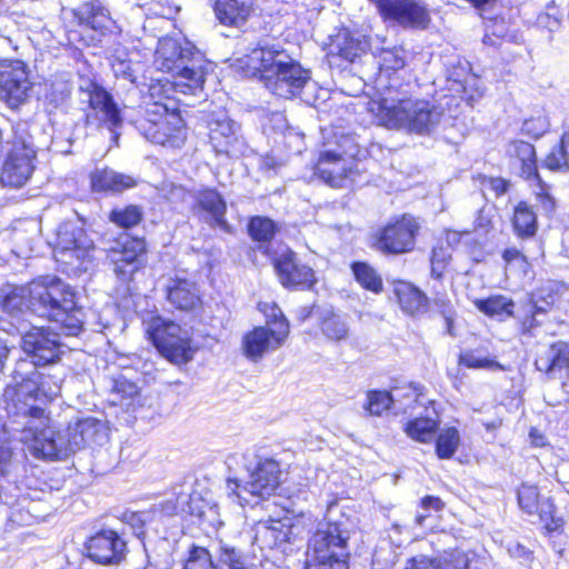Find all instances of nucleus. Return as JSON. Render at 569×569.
<instances>
[{
    "label": "nucleus",
    "instance_id": "20e7f679",
    "mask_svg": "<svg viewBox=\"0 0 569 569\" xmlns=\"http://www.w3.org/2000/svg\"><path fill=\"white\" fill-rule=\"evenodd\" d=\"M21 349L26 358L17 362L12 376L14 385L8 386L3 393L7 418H9L10 402H12V399L8 397L10 389L18 390L23 385L32 383L36 387V396L47 401L48 392H52L50 385L42 372L29 371V367L44 368L54 365L64 353V345L60 340V335L44 327H33L26 332L21 337Z\"/></svg>",
    "mask_w": 569,
    "mask_h": 569
},
{
    "label": "nucleus",
    "instance_id": "e2e57ef3",
    "mask_svg": "<svg viewBox=\"0 0 569 569\" xmlns=\"http://www.w3.org/2000/svg\"><path fill=\"white\" fill-rule=\"evenodd\" d=\"M445 508L443 501L436 496H426L421 500V509L425 511H441Z\"/></svg>",
    "mask_w": 569,
    "mask_h": 569
},
{
    "label": "nucleus",
    "instance_id": "6e6d98bb",
    "mask_svg": "<svg viewBox=\"0 0 569 569\" xmlns=\"http://www.w3.org/2000/svg\"><path fill=\"white\" fill-rule=\"evenodd\" d=\"M535 366L539 371L546 373H549L555 369H559V362L553 345L549 346L538 355Z\"/></svg>",
    "mask_w": 569,
    "mask_h": 569
},
{
    "label": "nucleus",
    "instance_id": "ddd939ff",
    "mask_svg": "<svg viewBox=\"0 0 569 569\" xmlns=\"http://www.w3.org/2000/svg\"><path fill=\"white\" fill-rule=\"evenodd\" d=\"M419 224L411 216L388 222L373 234L372 248L385 254H401L415 248Z\"/></svg>",
    "mask_w": 569,
    "mask_h": 569
},
{
    "label": "nucleus",
    "instance_id": "e433bc0d",
    "mask_svg": "<svg viewBox=\"0 0 569 569\" xmlns=\"http://www.w3.org/2000/svg\"><path fill=\"white\" fill-rule=\"evenodd\" d=\"M429 306L433 312L443 318L446 332L451 337L456 336L453 331V323L456 320L457 311L448 295L440 291L435 292L432 298L429 299Z\"/></svg>",
    "mask_w": 569,
    "mask_h": 569
},
{
    "label": "nucleus",
    "instance_id": "4be33fe9",
    "mask_svg": "<svg viewBox=\"0 0 569 569\" xmlns=\"http://www.w3.org/2000/svg\"><path fill=\"white\" fill-rule=\"evenodd\" d=\"M83 92L87 94L88 108L91 114L111 128L122 123L121 110L112 94L98 82L91 81Z\"/></svg>",
    "mask_w": 569,
    "mask_h": 569
},
{
    "label": "nucleus",
    "instance_id": "a211bd4d",
    "mask_svg": "<svg viewBox=\"0 0 569 569\" xmlns=\"http://www.w3.org/2000/svg\"><path fill=\"white\" fill-rule=\"evenodd\" d=\"M146 244L140 238L128 234L114 240L106 248L107 258L113 264V272L121 280H127L139 268V257L144 252Z\"/></svg>",
    "mask_w": 569,
    "mask_h": 569
},
{
    "label": "nucleus",
    "instance_id": "9d476101",
    "mask_svg": "<svg viewBox=\"0 0 569 569\" xmlns=\"http://www.w3.org/2000/svg\"><path fill=\"white\" fill-rule=\"evenodd\" d=\"M96 248L83 227L77 221H63L57 229L54 258L66 266L67 272L81 273L89 270Z\"/></svg>",
    "mask_w": 569,
    "mask_h": 569
},
{
    "label": "nucleus",
    "instance_id": "1a4fd4ad",
    "mask_svg": "<svg viewBox=\"0 0 569 569\" xmlns=\"http://www.w3.org/2000/svg\"><path fill=\"white\" fill-rule=\"evenodd\" d=\"M113 23L110 12L103 6L93 1L83 2L70 11L64 26L67 41L76 47H96L111 31Z\"/></svg>",
    "mask_w": 569,
    "mask_h": 569
},
{
    "label": "nucleus",
    "instance_id": "4d7b16f0",
    "mask_svg": "<svg viewBox=\"0 0 569 569\" xmlns=\"http://www.w3.org/2000/svg\"><path fill=\"white\" fill-rule=\"evenodd\" d=\"M151 519L152 516L149 511L129 512L123 516L124 522L132 528L134 536L138 538L144 536V526Z\"/></svg>",
    "mask_w": 569,
    "mask_h": 569
},
{
    "label": "nucleus",
    "instance_id": "49530a36",
    "mask_svg": "<svg viewBox=\"0 0 569 569\" xmlns=\"http://www.w3.org/2000/svg\"><path fill=\"white\" fill-rule=\"evenodd\" d=\"M183 569H218L212 561L210 552L198 546H192L186 560Z\"/></svg>",
    "mask_w": 569,
    "mask_h": 569
},
{
    "label": "nucleus",
    "instance_id": "9b49d317",
    "mask_svg": "<svg viewBox=\"0 0 569 569\" xmlns=\"http://www.w3.org/2000/svg\"><path fill=\"white\" fill-rule=\"evenodd\" d=\"M146 332L159 353L170 362L181 365L193 358L196 349L191 345V335L178 323L154 316L148 321Z\"/></svg>",
    "mask_w": 569,
    "mask_h": 569
},
{
    "label": "nucleus",
    "instance_id": "c85d7f7f",
    "mask_svg": "<svg viewBox=\"0 0 569 569\" xmlns=\"http://www.w3.org/2000/svg\"><path fill=\"white\" fill-rule=\"evenodd\" d=\"M91 184L94 191L121 192L134 187L136 180L130 176L104 169L93 173Z\"/></svg>",
    "mask_w": 569,
    "mask_h": 569
},
{
    "label": "nucleus",
    "instance_id": "cd10ccee",
    "mask_svg": "<svg viewBox=\"0 0 569 569\" xmlns=\"http://www.w3.org/2000/svg\"><path fill=\"white\" fill-rule=\"evenodd\" d=\"M262 130L268 139L274 142H299L305 138L301 131L290 127L286 118L281 113H272L268 116L262 124Z\"/></svg>",
    "mask_w": 569,
    "mask_h": 569
},
{
    "label": "nucleus",
    "instance_id": "37998d69",
    "mask_svg": "<svg viewBox=\"0 0 569 569\" xmlns=\"http://www.w3.org/2000/svg\"><path fill=\"white\" fill-rule=\"evenodd\" d=\"M143 212L139 206L129 204L124 208H116L110 212V221L114 224L129 229L139 224L142 220Z\"/></svg>",
    "mask_w": 569,
    "mask_h": 569
},
{
    "label": "nucleus",
    "instance_id": "5701e85b",
    "mask_svg": "<svg viewBox=\"0 0 569 569\" xmlns=\"http://www.w3.org/2000/svg\"><path fill=\"white\" fill-rule=\"evenodd\" d=\"M212 10L221 26L241 28L254 16L257 0H214Z\"/></svg>",
    "mask_w": 569,
    "mask_h": 569
},
{
    "label": "nucleus",
    "instance_id": "13d9d810",
    "mask_svg": "<svg viewBox=\"0 0 569 569\" xmlns=\"http://www.w3.org/2000/svg\"><path fill=\"white\" fill-rule=\"evenodd\" d=\"M481 189L483 192L490 190L496 197L505 194L510 186V182L502 178L487 177L480 174L478 177Z\"/></svg>",
    "mask_w": 569,
    "mask_h": 569
},
{
    "label": "nucleus",
    "instance_id": "f8f14e48",
    "mask_svg": "<svg viewBox=\"0 0 569 569\" xmlns=\"http://www.w3.org/2000/svg\"><path fill=\"white\" fill-rule=\"evenodd\" d=\"M272 317L268 327H257L243 337V352L252 361L281 347L289 335V322L279 308L272 309Z\"/></svg>",
    "mask_w": 569,
    "mask_h": 569
},
{
    "label": "nucleus",
    "instance_id": "2eb2a0df",
    "mask_svg": "<svg viewBox=\"0 0 569 569\" xmlns=\"http://www.w3.org/2000/svg\"><path fill=\"white\" fill-rule=\"evenodd\" d=\"M32 83L28 64L20 59H0V100L17 108L28 100Z\"/></svg>",
    "mask_w": 569,
    "mask_h": 569
},
{
    "label": "nucleus",
    "instance_id": "2f4dec72",
    "mask_svg": "<svg viewBox=\"0 0 569 569\" xmlns=\"http://www.w3.org/2000/svg\"><path fill=\"white\" fill-rule=\"evenodd\" d=\"M320 330L328 340L338 342L348 338L350 327L346 316L332 310H325L321 316Z\"/></svg>",
    "mask_w": 569,
    "mask_h": 569
},
{
    "label": "nucleus",
    "instance_id": "4468645a",
    "mask_svg": "<svg viewBox=\"0 0 569 569\" xmlns=\"http://www.w3.org/2000/svg\"><path fill=\"white\" fill-rule=\"evenodd\" d=\"M358 147L359 144H350L348 157L336 151L321 153L315 168L316 174L333 188L348 187L349 183L356 182L360 168L353 151Z\"/></svg>",
    "mask_w": 569,
    "mask_h": 569
},
{
    "label": "nucleus",
    "instance_id": "a878e982",
    "mask_svg": "<svg viewBox=\"0 0 569 569\" xmlns=\"http://www.w3.org/2000/svg\"><path fill=\"white\" fill-rule=\"evenodd\" d=\"M395 293L401 309L410 316L426 312L429 308V298L409 282L399 281L396 284Z\"/></svg>",
    "mask_w": 569,
    "mask_h": 569
},
{
    "label": "nucleus",
    "instance_id": "4c0bfd02",
    "mask_svg": "<svg viewBox=\"0 0 569 569\" xmlns=\"http://www.w3.org/2000/svg\"><path fill=\"white\" fill-rule=\"evenodd\" d=\"M277 230L276 222L268 217L256 216L248 223V233L257 242H270L276 236Z\"/></svg>",
    "mask_w": 569,
    "mask_h": 569
},
{
    "label": "nucleus",
    "instance_id": "dca6fc26",
    "mask_svg": "<svg viewBox=\"0 0 569 569\" xmlns=\"http://www.w3.org/2000/svg\"><path fill=\"white\" fill-rule=\"evenodd\" d=\"M330 46L331 48L326 54L328 63L331 68L339 70H346L358 62L370 50V42L366 37L356 34L346 28L339 30L331 38Z\"/></svg>",
    "mask_w": 569,
    "mask_h": 569
},
{
    "label": "nucleus",
    "instance_id": "c03bdc74",
    "mask_svg": "<svg viewBox=\"0 0 569 569\" xmlns=\"http://www.w3.org/2000/svg\"><path fill=\"white\" fill-rule=\"evenodd\" d=\"M44 493L42 491L36 489H29L27 492L19 493L16 499L12 496H9L4 492L3 488L0 486V506L4 505H17L21 509H27L29 513L36 511V507L32 505L37 501L42 500V496Z\"/></svg>",
    "mask_w": 569,
    "mask_h": 569
},
{
    "label": "nucleus",
    "instance_id": "a18cd8bd",
    "mask_svg": "<svg viewBox=\"0 0 569 569\" xmlns=\"http://www.w3.org/2000/svg\"><path fill=\"white\" fill-rule=\"evenodd\" d=\"M393 395L388 391L372 390L367 393L365 409L372 416H381L393 403Z\"/></svg>",
    "mask_w": 569,
    "mask_h": 569
},
{
    "label": "nucleus",
    "instance_id": "338daca9",
    "mask_svg": "<svg viewBox=\"0 0 569 569\" xmlns=\"http://www.w3.org/2000/svg\"><path fill=\"white\" fill-rule=\"evenodd\" d=\"M443 266L445 263L438 260L437 249H433L431 256V276L436 279H440L442 277Z\"/></svg>",
    "mask_w": 569,
    "mask_h": 569
},
{
    "label": "nucleus",
    "instance_id": "f03ea898",
    "mask_svg": "<svg viewBox=\"0 0 569 569\" xmlns=\"http://www.w3.org/2000/svg\"><path fill=\"white\" fill-rule=\"evenodd\" d=\"M196 53L193 47L183 46L172 38L160 41L156 50L154 63L158 70L174 79L172 82L157 80L148 89L146 130L160 142L186 139L187 123L181 116L179 101L170 92L193 93L202 89L206 78L202 68L193 62Z\"/></svg>",
    "mask_w": 569,
    "mask_h": 569
},
{
    "label": "nucleus",
    "instance_id": "c9c22d12",
    "mask_svg": "<svg viewBox=\"0 0 569 569\" xmlns=\"http://www.w3.org/2000/svg\"><path fill=\"white\" fill-rule=\"evenodd\" d=\"M351 270L357 282L366 290L380 293L383 290L381 276L367 262L357 261L351 264Z\"/></svg>",
    "mask_w": 569,
    "mask_h": 569
},
{
    "label": "nucleus",
    "instance_id": "39448f33",
    "mask_svg": "<svg viewBox=\"0 0 569 569\" xmlns=\"http://www.w3.org/2000/svg\"><path fill=\"white\" fill-rule=\"evenodd\" d=\"M71 286L58 277H40L29 283L28 310L59 325L62 335L77 337L83 330V311Z\"/></svg>",
    "mask_w": 569,
    "mask_h": 569
},
{
    "label": "nucleus",
    "instance_id": "680f3d73",
    "mask_svg": "<svg viewBox=\"0 0 569 569\" xmlns=\"http://www.w3.org/2000/svg\"><path fill=\"white\" fill-rule=\"evenodd\" d=\"M553 346L559 362V369L569 367V343L560 341L553 343Z\"/></svg>",
    "mask_w": 569,
    "mask_h": 569
},
{
    "label": "nucleus",
    "instance_id": "69168bd1",
    "mask_svg": "<svg viewBox=\"0 0 569 569\" xmlns=\"http://www.w3.org/2000/svg\"><path fill=\"white\" fill-rule=\"evenodd\" d=\"M553 305L552 296H549V299H542L541 301L536 300L532 306V313L539 316L541 313H547L548 310Z\"/></svg>",
    "mask_w": 569,
    "mask_h": 569
},
{
    "label": "nucleus",
    "instance_id": "7c9ffc66",
    "mask_svg": "<svg viewBox=\"0 0 569 569\" xmlns=\"http://www.w3.org/2000/svg\"><path fill=\"white\" fill-rule=\"evenodd\" d=\"M512 226L520 238L533 237L538 229L537 214L532 207L520 201L513 209Z\"/></svg>",
    "mask_w": 569,
    "mask_h": 569
},
{
    "label": "nucleus",
    "instance_id": "5fc2aeb1",
    "mask_svg": "<svg viewBox=\"0 0 569 569\" xmlns=\"http://www.w3.org/2000/svg\"><path fill=\"white\" fill-rule=\"evenodd\" d=\"M547 130V121L541 117L527 119L521 127L522 134L531 140L540 139Z\"/></svg>",
    "mask_w": 569,
    "mask_h": 569
},
{
    "label": "nucleus",
    "instance_id": "393cba45",
    "mask_svg": "<svg viewBox=\"0 0 569 569\" xmlns=\"http://www.w3.org/2000/svg\"><path fill=\"white\" fill-rule=\"evenodd\" d=\"M167 299L177 309L193 311L201 306L199 289L187 279H171L167 286Z\"/></svg>",
    "mask_w": 569,
    "mask_h": 569
},
{
    "label": "nucleus",
    "instance_id": "473e14b6",
    "mask_svg": "<svg viewBox=\"0 0 569 569\" xmlns=\"http://www.w3.org/2000/svg\"><path fill=\"white\" fill-rule=\"evenodd\" d=\"M210 142H231L238 138L239 126L227 116L211 117L207 120Z\"/></svg>",
    "mask_w": 569,
    "mask_h": 569
},
{
    "label": "nucleus",
    "instance_id": "423d86ee",
    "mask_svg": "<svg viewBox=\"0 0 569 569\" xmlns=\"http://www.w3.org/2000/svg\"><path fill=\"white\" fill-rule=\"evenodd\" d=\"M226 466L230 472H246L242 477H229L227 480L229 493L234 495L240 505H257L273 495L280 483L279 463L251 450L228 455Z\"/></svg>",
    "mask_w": 569,
    "mask_h": 569
},
{
    "label": "nucleus",
    "instance_id": "c756f323",
    "mask_svg": "<svg viewBox=\"0 0 569 569\" xmlns=\"http://www.w3.org/2000/svg\"><path fill=\"white\" fill-rule=\"evenodd\" d=\"M29 284L26 287L6 283L0 287V309L9 315H17L28 309Z\"/></svg>",
    "mask_w": 569,
    "mask_h": 569
},
{
    "label": "nucleus",
    "instance_id": "412c9836",
    "mask_svg": "<svg viewBox=\"0 0 569 569\" xmlns=\"http://www.w3.org/2000/svg\"><path fill=\"white\" fill-rule=\"evenodd\" d=\"M36 151L29 144H14L8 154L0 174V181L12 188L22 187L33 171Z\"/></svg>",
    "mask_w": 569,
    "mask_h": 569
},
{
    "label": "nucleus",
    "instance_id": "de8ad7c7",
    "mask_svg": "<svg viewBox=\"0 0 569 569\" xmlns=\"http://www.w3.org/2000/svg\"><path fill=\"white\" fill-rule=\"evenodd\" d=\"M555 505L550 499H542L536 513L548 532H553L562 526V519L555 516Z\"/></svg>",
    "mask_w": 569,
    "mask_h": 569
},
{
    "label": "nucleus",
    "instance_id": "bb28decb",
    "mask_svg": "<svg viewBox=\"0 0 569 569\" xmlns=\"http://www.w3.org/2000/svg\"><path fill=\"white\" fill-rule=\"evenodd\" d=\"M198 206L210 214V223L230 232L231 227L226 220L227 204L216 190H204L198 197Z\"/></svg>",
    "mask_w": 569,
    "mask_h": 569
},
{
    "label": "nucleus",
    "instance_id": "f257e3e1",
    "mask_svg": "<svg viewBox=\"0 0 569 569\" xmlns=\"http://www.w3.org/2000/svg\"><path fill=\"white\" fill-rule=\"evenodd\" d=\"M32 383L10 389L12 399L9 421L4 427L21 442L27 443L31 456L43 460H62L86 447L102 446L109 439L108 427L101 419L87 416L70 422L63 430L50 426L43 398L34 393Z\"/></svg>",
    "mask_w": 569,
    "mask_h": 569
},
{
    "label": "nucleus",
    "instance_id": "f3484780",
    "mask_svg": "<svg viewBox=\"0 0 569 569\" xmlns=\"http://www.w3.org/2000/svg\"><path fill=\"white\" fill-rule=\"evenodd\" d=\"M383 21H395L403 28L426 29L430 22L428 9L417 0H373Z\"/></svg>",
    "mask_w": 569,
    "mask_h": 569
},
{
    "label": "nucleus",
    "instance_id": "0eeeda50",
    "mask_svg": "<svg viewBox=\"0 0 569 569\" xmlns=\"http://www.w3.org/2000/svg\"><path fill=\"white\" fill-rule=\"evenodd\" d=\"M350 530L348 519L325 520L317 525L308 540L309 569H349Z\"/></svg>",
    "mask_w": 569,
    "mask_h": 569
},
{
    "label": "nucleus",
    "instance_id": "0e129e2a",
    "mask_svg": "<svg viewBox=\"0 0 569 569\" xmlns=\"http://www.w3.org/2000/svg\"><path fill=\"white\" fill-rule=\"evenodd\" d=\"M540 326V321L537 319V315L532 313L526 317L521 325V331L523 335L535 337L536 329Z\"/></svg>",
    "mask_w": 569,
    "mask_h": 569
},
{
    "label": "nucleus",
    "instance_id": "72a5a7b5",
    "mask_svg": "<svg viewBox=\"0 0 569 569\" xmlns=\"http://www.w3.org/2000/svg\"><path fill=\"white\" fill-rule=\"evenodd\" d=\"M216 555L218 569H251L247 556L236 546L220 541Z\"/></svg>",
    "mask_w": 569,
    "mask_h": 569
},
{
    "label": "nucleus",
    "instance_id": "6ab92c4d",
    "mask_svg": "<svg viewBox=\"0 0 569 569\" xmlns=\"http://www.w3.org/2000/svg\"><path fill=\"white\" fill-rule=\"evenodd\" d=\"M88 557L100 565H118L127 552V542L114 530L103 529L87 542Z\"/></svg>",
    "mask_w": 569,
    "mask_h": 569
},
{
    "label": "nucleus",
    "instance_id": "f704fd0d",
    "mask_svg": "<svg viewBox=\"0 0 569 569\" xmlns=\"http://www.w3.org/2000/svg\"><path fill=\"white\" fill-rule=\"evenodd\" d=\"M477 308L489 317H495L500 321L513 316L515 302L505 296H492L488 299L476 301Z\"/></svg>",
    "mask_w": 569,
    "mask_h": 569
},
{
    "label": "nucleus",
    "instance_id": "bf43d9fd",
    "mask_svg": "<svg viewBox=\"0 0 569 569\" xmlns=\"http://www.w3.org/2000/svg\"><path fill=\"white\" fill-rule=\"evenodd\" d=\"M19 467L13 460L12 451L4 446H0V476L10 478L12 472Z\"/></svg>",
    "mask_w": 569,
    "mask_h": 569
},
{
    "label": "nucleus",
    "instance_id": "79ce46f5",
    "mask_svg": "<svg viewBox=\"0 0 569 569\" xmlns=\"http://www.w3.org/2000/svg\"><path fill=\"white\" fill-rule=\"evenodd\" d=\"M460 443L459 431L453 428H447L440 431L436 440V452L440 459H450Z\"/></svg>",
    "mask_w": 569,
    "mask_h": 569
},
{
    "label": "nucleus",
    "instance_id": "052dcab7",
    "mask_svg": "<svg viewBox=\"0 0 569 569\" xmlns=\"http://www.w3.org/2000/svg\"><path fill=\"white\" fill-rule=\"evenodd\" d=\"M405 569H440L435 559L426 556H416L408 560Z\"/></svg>",
    "mask_w": 569,
    "mask_h": 569
},
{
    "label": "nucleus",
    "instance_id": "8fccbe9b",
    "mask_svg": "<svg viewBox=\"0 0 569 569\" xmlns=\"http://www.w3.org/2000/svg\"><path fill=\"white\" fill-rule=\"evenodd\" d=\"M539 500L538 488L536 486L522 485L518 490V502L520 508L528 515L536 513Z\"/></svg>",
    "mask_w": 569,
    "mask_h": 569
},
{
    "label": "nucleus",
    "instance_id": "aec40b11",
    "mask_svg": "<svg viewBox=\"0 0 569 569\" xmlns=\"http://www.w3.org/2000/svg\"><path fill=\"white\" fill-rule=\"evenodd\" d=\"M273 267L283 287L311 289L317 282L312 268L301 263L296 253L288 248L273 259Z\"/></svg>",
    "mask_w": 569,
    "mask_h": 569
},
{
    "label": "nucleus",
    "instance_id": "864d4df0",
    "mask_svg": "<svg viewBox=\"0 0 569 569\" xmlns=\"http://www.w3.org/2000/svg\"><path fill=\"white\" fill-rule=\"evenodd\" d=\"M533 176L539 184V190L536 192L538 206L543 213L551 214L556 208V200L549 192V186L541 181L536 169L533 170Z\"/></svg>",
    "mask_w": 569,
    "mask_h": 569
},
{
    "label": "nucleus",
    "instance_id": "774afa93",
    "mask_svg": "<svg viewBox=\"0 0 569 569\" xmlns=\"http://www.w3.org/2000/svg\"><path fill=\"white\" fill-rule=\"evenodd\" d=\"M502 258L507 263L518 260L525 261V256L516 248H507L502 253Z\"/></svg>",
    "mask_w": 569,
    "mask_h": 569
},
{
    "label": "nucleus",
    "instance_id": "b1692460",
    "mask_svg": "<svg viewBox=\"0 0 569 569\" xmlns=\"http://www.w3.org/2000/svg\"><path fill=\"white\" fill-rule=\"evenodd\" d=\"M292 529L290 519L260 521L256 528L254 541L261 549L282 548L291 541Z\"/></svg>",
    "mask_w": 569,
    "mask_h": 569
},
{
    "label": "nucleus",
    "instance_id": "603ef678",
    "mask_svg": "<svg viewBox=\"0 0 569 569\" xmlns=\"http://www.w3.org/2000/svg\"><path fill=\"white\" fill-rule=\"evenodd\" d=\"M460 363L470 369L500 368V365L495 359L480 356L477 351H465L461 353Z\"/></svg>",
    "mask_w": 569,
    "mask_h": 569
},
{
    "label": "nucleus",
    "instance_id": "6e6552de",
    "mask_svg": "<svg viewBox=\"0 0 569 569\" xmlns=\"http://www.w3.org/2000/svg\"><path fill=\"white\" fill-rule=\"evenodd\" d=\"M377 122L388 129L406 127L409 131L422 133L433 130L440 121L441 112L429 101L400 100L398 106L388 107L385 100L369 103Z\"/></svg>",
    "mask_w": 569,
    "mask_h": 569
},
{
    "label": "nucleus",
    "instance_id": "58836bf2",
    "mask_svg": "<svg viewBox=\"0 0 569 569\" xmlns=\"http://www.w3.org/2000/svg\"><path fill=\"white\" fill-rule=\"evenodd\" d=\"M378 73L391 78L396 72L403 69L406 61L402 54L395 49H381L377 54Z\"/></svg>",
    "mask_w": 569,
    "mask_h": 569
},
{
    "label": "nucleus",
    "instance_id": "a19ab883",
    "mask_svg": "<svg viewBox=\"0 0 569 569\" xmlns=\"http://www.w3.org/2000/svg\"><path fill=\"white\" fill-rule=\"evenodd\" d=\"M438 423L431 418H416L406 425L407 435L413 440L429 442L436 433Z\"/></svg>",
    "mask_w": 569,
    "mask_h": 569
},
{
    "label": "nucleus",
    "instance_id": "09e8293b",
    "mask_svg": "<svg viewBox=\"0 0 569 569\" xmlns=\"http://www.w3.org/2000/svg\"><path fill=\"white\" fill-rule=\"evenodd\" d=\"M436 561L440 569H468L471 558L463 550L455 549L446 552Z\"/></svg>",
    "mask_w": 569,
    "mask_h": 569
},
{
    "label": "nucleus",
    "instance_id": "ea45409f",
    "mask_svg": "<svg viewBox=\"0 0 569 569\" xmlns=\"http://www.w3.org/2000/svg\"><path fill=\"white\" fill-rule=\"evenodd\" d=\"M138 393L139 389L136 383L120 377L113 380L110 402L114 406L129 407Z\"/></svg>",
    "mask_w": 569,
    "mask_h": 569
},
{
    "label": "nucleus",
    "instance_id": "7ed1b4c3",
    "mask_svg": "<svg viewBox=\"0 0 569 569\" xmlns=\"http://www.w3.org/2000/svg\"><path fill=\"white\" fill-rule=\"evenodd\" d=\"M232 66L242 77L258 79L283 99L298 94L310 78L309 71L298 61L273 47H256L237 58Z\"/></svg>",
    "mask_w": 569,
    "mask_h": 569
},
{
    "label": "nucleus",
    "instance_id": "3c124183",
    "mask_svg": "<svg viewBox=\"0 0 569 569\" xmlns=\"http://www.w3.org/2000/svg\"><path fill=\"white\" fill-rule=\"evenodd\" d=\"M545 163L552 170L569 168V144H553L545 159Z\"/></svg>",
    "mask_w": 569,
    "mask_h": 569
}]
</instances>
